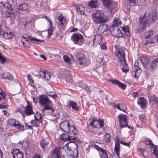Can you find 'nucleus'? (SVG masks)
Masks as SVG:
<instances>
[{
    "mask_svg": "<svg viewBox=\"0 0 158 158\" xmlns=\"http://www.w3.org/2000/svg\"><path fill=\"white\" fill-rule=\"evenodd\" d=\"M145 39V42L144 43L145 45H147L148 44H152L153 43V39H151L150 40L148 38Z\"/></svg>",
    "mask_w": 158,
    "mask_h": 158,
    "instance_id": "obj_52",
    "label": "nucleus"
},
{
    "mask_svg": "<svg viewBox=\"0 0 158 158\" xmlns=\"http://www.w3.org/2000/svg\"><path fill=\"white\" fill-rule=\"evenodd\" d=\"M127 106L125 103H119V110L124 112L126 111Z\"/></svg>",
    "mask_w": 158,
    "mask_h": 158,
    "instance_id": "obj_41",
    "label": "nucleus"
},
{
    "mask_svg": "<svg viewBox=\"0 0 158 158\" xmlns=\"http://www.w3.org/2000/svg\"><path fill=\"white\" fill-rule=\"evenodd\" d=\"M46 70H44L43 69H41L39 73L40 77L42 78H44Z\"/></svg>",
    "mask_w": 158,
    "mask_h": 158,
    "instance_id": "obj_49",
    "label": "nucleus"
},
{
    "mask_svg": "<svg viewBox=\"0 0 158 158\" xmlns=\"http://www.w3.org/2000/svg\"><path fill=\"white\" fill-rule=\"evenodd\" d=\"M110 81L113 84L115 85H117L118 86V81L116 80H110Z\"/></svg>",
    "mask_w": 158,
    "mask_h": 158,
    "instance_id": "obj_63",
    "label": "nucleus"
},
{
    "mask_svg": "<svg viewBox=\"0 0 158 158\" xmlns=\"http://www.w3.org/2000/svg\"><path fill=\"white\" fill-rule=\"evenodd\" d=\"M149 102H153L155 103L156 101L158 100V98L155 95L149 94L148 95Z\"/></svg>",
    "mask_w": 158,
    "mask_h": 158,
    "instance_id": "obj_34",
    "label": "nucleus"
},
{
    "mask_svg": "<svg viewBox=\"0 0 158 158\" xmlns=\"http://www.w3.org/2000/svg\"><path fill=\"white\" fill-rule=\"evenodd\" d=\"M139 118L140 120L143 122H144L146 121L145 118V115L142 114H140L139 115Z\"/></svg>",
    "mask_w": 158,
    "mask_h": 158,
    "instance_id": "obj_61",
    "label": "nucleus"
},
{
    "mask_svg": "<svg viewBox=\"0 0 158 158\" xmlns=\"http://www.w3.org/2000/svg\"><path fill=\"white\" fill-rule=\"evenodd\" d=\"M31 6L26 3H23L19 6V9L21 11H28Z\"/></svg>",
    "mask_w": 158,
    "mask_h": 158,
    "instance_id": "obj_23",
    "label": "nucleus"
},
{
    "mask_svg": "<svg viewBox=\"0 0 158 158\" xmlns=\"http://www.w3.org/2000/svg\"><path fill=\"white\" fill-rule=\"evenodd\" d=\"M92 17L94 21L97 23H105L109 20L108 17L102 10L96 11L92 15Z\"/></svg>",
    "mask_w": 158,
    "mask_h": 158,
    "instance_id": "obj_2",
    "label": "nucleus"
},
{
    "mask_svg": "<svg viewBox=\"0 0 158 158\" xmlns=\"http://www.w3.org/2000/svg\"><path fill=\"white\" fill-rule=\"evenodd\" d=\"M34 118L35 120L38 121L39 123H41L43 122V120L42 119V115L40 113L37 112L36 114H34Z\"/></svg>",
    "mask_w": 158,
    "mask_h": 158,
    "instance_id": "obj_32",
    "label": "nucleus"
},
{
    "mask_svg": "<svg viewBox=\"0 0 158 158\" xmlns=\"http://www.w3.org/2000/svg\"><path fill=\"white\" fill-rule=\"evenodd\" d=\"M101 49H102L106 50L107 48L106 44L105 43H102L101 44Z\"/></svg>",
    "mask_w": 158,
    "mask_h": 158,
    "instance_id": "obj_64",
    "label": "nucleus"
},
{
    "mask_svg": "<svg viewBox=\"0 0 158 158\" xmlns=\"http://www.w3.org/2000/svg\"><path fill=\"white\" fill-rule=\"evenodd\" d=\"M50 77L51 76L50 73H48L47 71H46L44 78L46 79L47 80H48L50 78Z\"/></svg>",
    "mask_w": 158,
    "mask_h": 158,
    "instance_id": "obj_57",
    "label": "nucleus"
},
{
    "mask_svg": "<svg viewBox=\"0 0 158 158\" xmlns=\"http://www.w3.org/2000/svg\"><path fill=\"white\" fill-rule=\"evenodd\" d=\"M58 19L59 22V25L62 26L64 24L65 19L64 18L63 15L62 14H60L58 16Z\"/></svg>",
    "mask_w": 158,
    "mask_h": 158,
    "instance_id": "obj_36",
    "label": "nucleus"
},
{
    "mask_svg": "<svg viewBox=\"0 0 158 158\" xmlns=\"http://www.w3.org/2000/svg\"><path fill=\"white\" fill-rule=\"evenodd\" d=\"M86 56L85 55L84 52L81 51L77 54V60L78 62L80 64H83L86 61Z\"/></svg>",
    "mask_w": 158,
    "mask_h": 158,
    "instance_id": "obj_16",
    "label": "nucleus"
},
{
    "mask_svg": "<svg viewBox=\"0 0 158 158\" xmlns=\"http://www.w3.org/2000/svg\"><path fill=\"white\" fill-rule=\"evenodd\" d=\"M116 140L113 154L114 156H117L118 157V137L116 138Z\"/></svg>",
    "mask_w": 158,
    "mask_h": 158,
    "instance_id": "obj_21",
    "label": "nucleus"
},
{
    "mask_svg": "<svg viewBox=\"0 0 158 158\" xmlns=\"http://www.w3.org/2000/svg\"><path fill=\"white\" fill-rule=\"evenodd\" d=\"M139 28L141 30L146 29V26L148 25V20L145 15H144L142 17L139 18Z\"/></svg>",
    "mask_w": 158,
    "mask_h": 158,
    "instance_id": "obj_10",
    "label": "nucleus"
},
{
    "mask_svg": "<svg viewBox=\"0 0 158 158\" xmlns=\"http://www.w3.org/2000/svg\"><path fill=\"white\" fill-rule=\"evenodd\" d=\"M8 123L10 125L14 127L15 124L16 123V119H10L8 121Z\"/></svg>",
    "mask_w": 158,
    "mask_h": 158,
    "instance_id": "obj_50",
    "label": "nucleus"
},
{
    "mask_svg": "<svg viewBox=\"0 0 158 158\" xmlns=\"http://www.w3.org/2000/svg\"><path fill=\"white\" fill-rule=\"evenodd\" d=\"M68 106L70 108H72L73 110L77 111L79 110V106H77V103L75 102L69 101Z\"/></svg>",
    "mask_w": 158,
    "mask_h": 158,
    "instance_id": "obj_20",
    "label": "nucleus"
},
{
    "mask_svg": "<svg viewBox=\"0 0 158 158\" xmlns=\"http://www.w3.org/2000/svg\"><path fill=\"white\" fill-rule=\"evenodd\" d=\"M99 153L102 158H109L108 157L106 152L102 154H101L100 153Z\"/></svg>",
    "mask_w": 158,
    "mask_h": 158,
    "instance_id": "obj_60",
    "label": "nucleus"
},
{
    "mask_svg": "<svg viewBox=\"0 0 158 158\" xmlns=\"http://www.w3.org/2000/svg\"><path fill=\"white\" fill-rule=\"evenodd\" d=\"M157 13H154L152 15L151 19V22H154L156 21L157 19Z\"/></svg>",
    "mask_w": 158,
    "mask_h": 158,
    "instance_id": "obj_51",
    "label": "nucleus"
},
{
    "mask_svg": "<svg viewBox=\"0 0 158 158\" xmlns=\"http://www.w3.org/2000/svg\"><path fill=\"white\" fill-rule=\"evenodd\" d=\"M11 153L13 158H23L24 153L19 149L12 150Z\"/></svg>",
    "mask_w": 158,
    "mask_h": 158,
    "instance_id": "obj_13",
    "label": "nucleus"
},
{
    "mask_svg": "<svg viewBox=\"0 0 158 158\" xmlns=\"http://www.w3.org/2000/svg\"><path fill=\"white\" fill-rule=\"evenodd\" d=\"M21 42L25 48H29L30 46L29 42H28V40H21Z\"/></svg>",
    "mask_w": 158,
    "mask_h": 158,
    "instance_id": "obj_44",
    "label": "nucleus"
},
{
    "mask_svg": "<svg viewBox=\"0 0 158 158\" xmlns=\"http://www.w3.org/2000/svg\"><path fill=\"white\" fill-rule=\"evenodd\" d=\"M119 61L120 62L122 65L123 67L121 68L123 72L126 73L129 71L128 68V65L127 63L126 60L125 59V53L123 51H119Z\"/></svg>",
    "mask_w": 158,
    "mask_h": 158,
    "instance_id": "obj_5",
    "label": "nucleus"
},
{
    "mask_svg": "<svg viewBox=\"0 0 158 158\" xmlns=\"http://www.w3.org/2000/svg\"><path fill=\"white\" fill-rule=\"evenodd\" d=\"M79 86L81 88L84 89L87 91H89L90 89L87 85L85 82L81 81L79 83Z\"/></svg>",
    "mask_w": 158,
    "mask_h": 158,
    "instance_id": "obj_33",
    "label": "nucleus"
},
{
    "mask_svg": "<svg viewBox=\"0 0 158 158\" xmlns=\"http://www.w3.org/2000/svg\"><path fill=\"white\" fill-rule=\"evenodd\" d=\"M83 39V36L81 34L79 33H74L71 36V40L75 44H77L80 45L82 44Z\"/></svg>",
    "mask_w": 158,
    "mask_h": 158,
    "instance_id": "obj_9",
    "label": "nucleus"
},
{
    "mask_svg": "<svg viewBox=\"0 0 158 158\" xmlns=\"http://www.w3.org/2000/svg\"><path fill=\"white\" fill-rule=\"evenodd\" d=\"M157 67H158V57L152 61V64L149 69H151V70H153Z\"/></svg>",
    "mask_w": 158,
    "mask_h": 158,
    "instance_id": "obj_28",
    "label": "nucleus"
},
{
    "mask_svg": "<svg viewBox=\"0 0 158 158\" xmlns=\"http://www.w3.org/2000/svg\"><path fill=\"white\" fill-rule=\"evenodd\" d=\"M72 127L75 128L73 125L70 126L69 120H65L62 122L60 125V127L61 130L66 133L72 131Z\"/></svg>",
    "mask_w": 158,
    "mask_h": 158,
    "instance_id": "obj_8",
    "label": "nucleus"
},
{
    "mask_svg": "<svg viewBox=\"0 0 158 158\" xmlns=\"http://www.w3.org/2000/svg\"><path fill=\"white\" fill-rule=\"evenodd\" d=\"M31 37L30 36H29L27 34H24L23 35V36L22 37V39L21 40H30V39Z\"/></svg>",
    "mask_w": 158,
    "mask_h": 158,
    "instance_id": "obj_53",
    "label": "nucleus"
},
{
    "mask_svg": "<svg viewBox=\"0 0 158 158\" xmlns=\"http://www.w3.org/2000/svg\"><path fill=\"white\" fill-rule=\"evenodd\" d=\"M52 156L53 158L60 157V153L59 149H53L52 152Z\"/></svg>",
    "mask_w": 158,
    "mask_h": 158,
    "instance_id": "obj_31",
    "label": "nucleus"
},
{
    "mask_svg": "<svg viewBox=\"0 0 158 158\" xmlns=\"http://www.w3.org/2000/svg\"><path fill=\"white\" fill-rule=\"evenodd\" d=\"M47 95L49 97L55 99L56 96V94L54 92H48V93Z\"/></svg>",
    "mask_w": 158,
    "mask_h": 158,
    "instance_id": "obj_47",
    "label": "nucleus"
},
{
    "mask_svg": "<svg viewBox=\"0 0 158 158\" xmlns=\"http://www.w3.org/2000/svg\"><path fill=\"white\" fill-rule=\"evenodd\" d=\"M104 6L111 10L112 13L117 11V4L112 3L111 0H102Z\"/></svg>",
    "mask_w": 158,
    "mask_h": 158,
    "instance_id": "obj_6",
    "label": "nucleus"
},
{
    "mask_svg": "<svg viewBox=\"0 0 158 158\" xmlns=\"http://www.w3.org/2000/svg\"><path fill=\"white\" fill-rule=\"evenodd\" d=\"M7 5H10L9 3H7L5 4H3L2 2L0 3V10L2 12L6 10L7 7L6 6Z\"/></svg>",
    "mask_w": 158,
    "mask_h": 158,
    "instance_id": "obj_42",
    "label": "nucleus"
},
{
    "mask_svg": "<svg viewBox=\"0 0 158 158\" xmlns=\"http://www.w3.org/2000/svg\"><path fill=\"white\" fill-rule=\"evenodd\" d=\"M139 101H138V104L141 106V108H144L146 106V99L144 98H139Z\"/></svg>",
    "mask_w": 158,
    "mask_h": 158,
    "instance_id": "obj_24",
    "label": "nucleus"
},
{
    "mask_svg": "<svg viewBox=\"0 0 158 158\" xmlns=\"http://www.w3.org/2000/svg\"><path fill=\"white\" fill-rule=\"evenodd\" d=\"M1 78L2 79L11 80L13 79L12 75L9 72L3 73L1 75Z\"/></svg>",
    "mask_w": 158,
    "mask_h": 158,
    "instance_id": "obj_22",
    "label": "nucleus"
},
{
    "mask_svg": "<svg viewBox=\"0 0 158 158\" xmlns=\"http://www.w3.org/2000/svg\"><path fill=\"white\" fill-rule=\"evenodd\" d=\"M105 63L103 58H100L98 59V61L97 62V64L98 66L103 65Z\"/></svg>",
    "mask_w": 158,
    "mask_h": 158,
    "instance_id": "obj_46",
    "label": "nucleus"
},
{
    "mask_svg": "<svg viewBox=\"0 0 158 158\" xmlns=\"http://www.w3.org/2000/svg\"><path fill=\"white\" fill-rule=\"evenodd\" d=\"M6 59L0 54V63L1 64L4 63L6 61Z\"/></svg>",
    "mask_w": 158,
    "mask_h": 158,
    "instance_id": "obj_56",
    "label": "nucleus"
},
{
    "mask_svg": "<svg viewBox=\"0 0 158 158\" xmlns=\"http://www.w3.org/2000/svg\"><path fill=\"white\" fill-rule=\"evenodd\" d=\"M72 131L69 132L68 133H63L60 136V138L62 140H65L71 141L70 143H75L78 139L74 135L77 133V130L76 128L72 127Z\"/></svg>",
    "mask_w": 158,
    "mask_h": 158,
    "instance_id": "obj_3",
    "label": "nucleus"
},
{
    "mask_svg": "<svg viewBox=\"0 0 158 158\" xmlns=\"http://www.w3.org/2000/svg\"><path fill=\"white\" fill-rule=\"evenodd\" d=\"M135 66L134 67V70L132 73H134V77L136 78H138L141 72L139 67V63L138 62H135Z\"/></svg>",
    "mask_w": 158,
    "mask_h": 158,
    "instance_id": "obj_15",
    "label": "nucleus"
},
{
    "mask_svg": "<svg viewBox=\"0 0 158 158\" xmlns=\"http://www.w3.org/2000/svg\"><path fill=\"white\" fill-rule=\"evenodd\" d=\"M13 36V32H10L9 33L6 32L3 34V37L5 39L11 38Z\"/></svg>",
    "mask_w": 158,
    "mask_h": 158,
    "instance_id": "obj_38",
    "label": "nucleus"
},
{
    "mask_svg": "<svg viewBox=\"0 0 158 158\" xmlns=\"http://www.w3.org/2000/svg\"><path fill=\"white\" fill-rule=\"evenodd\" d=\"M111 136L110 133H106V134L105 139L106 143H109L111 141Z\"/></svg>",
    "mask_w": 158,
    "mask_h": 158,
    "instance_id": "obj_43",
    "label": "nucleus"
},
{
    "mask_svg": "<svg viewBox=\"0 0 158 158\" xmlns=\"http://www.w3.org/2000/svg\"><path fill=\"white\" fill-rule=\"evenodd\" d=\"M63 58L64 61L66 63H68V64H69V65H70V64L73 62V60H70L67 56L65 55H64Z\"/></svg>",
    "mask_w": 158,
    "mask_h": 158,
    "instance_id": "obj_40",
    "label": "nucleus"
},
{
    "mask_svg": "<svg viewBox=\"0 0 158 158\" xmlns=\"http://www.w3.org/2000/svg\"><path fill=\"white\" fill-rule=\"evenodd\" d=\"M113 51L114 52V61L115 63H118V45L116 44L114 46V49Z\"/></svg>",
    "mask_w": 158,
    "mask_h": 158,
    "instance_id": "obj_18",
    "label": "nucleus"
},
{
    "mask_svg": "<svg viewBox=\"0 0 158 158\" xmlns=\"http://www.w3.org/2000/svg\"><path fill=\"white\" fill-rule=\"evenodd\" d=\"M17 126L16 128L19 129L20 131H23L26 129V128H25L24 126H22L20 124L17 125Z\"/></svg>",
    "mask_w": 158,
    "mask_h": 158,
    "instance_id": "obj_59",
    "label": "nucleus"
},
{
    "mask_svg": "<svg viewBox=\"0 0 158 158\" xmlns=\"http://www.w3.org/2000/svg\"><path fill=\"white\" fill-rule=\"evenodd\" d=\"M27 102L28 104L25 108V112L27 115H31L33 113L32 109L31 106L29 104L28 102L27 101Z\"/></svg>",
    "mask_w": 158,
    "mask_h": 158,
    "instance_id": "obj_25",
    "label": "nucleus"
},
{
    "mask_svg": "<svg viewBox=\"0 0 158 158\" xmlns=\"http://www.w3.org/2000/svg\"><path fill=\"white\" fill-rule=\"evenodd\" d=\"M76 8L77 11L81 14H85V8L82 5H77Z\"/></svg>",
    "mask_w": 158,
    "mask_h": 158,
    "instance_id": "obj_29",
    "label": "nucleus"
},
{
    "mask_svg": "<svg viewBox=\"0 0 158 158\" xmlns=\"http://www.w3.org/2000/svg\"><path fill=\"white\" fill-rule=\"evenodd\" d=\"M90 125L93 127L97 128L99 126L101 128H102L104 126V120L103 119H99L98 120L94 118L90 123Z\"/></svg>",
    "mask_w": 158,
    "mask_h": 158,
    "instance_id": "obj_11",
    "label": "nucleus"
},
{
    "mask_svg": "<svg viewBox=\"0 0 158 158\" xmlns=\"http://www.w3.org/2000/svg\"><path fill=\"white\" fill-rule=\"evenodd\" d=\"M39 122L38 121L35 119L32 120L31 122V123L32 126L36 127H39Z\"/></svg>",
    "mask_w": 158,
    "mask_h": 158,
    "instance_id": "obj_45",
    "label": "nucleus"
},
{
    "mask_svg": "<svg viewBox=\"0 0 158 158\" xmlns=\"http://www.w3.org/2000/svg\"><path fill=\"white\" fill-rule=\"evenodd\" d=\"M110 30L113 35L118 37V18H115L112 24L110 26Z\"/></svg>",
    "mask_w": 158,
    "mask_h": 158,
    "instance_id": "obj_4",
    "label": "nucleus"
},
{
    "mask_svg": "<svg viewBox=\"0 0 158 158\" xmlns=\"http://www.w3.org/2000/svg\"><path fill=\"white\" fill-rule=\"evenodd\" d=\"M108 29V26L106 24H103L99 26L98 28L97 32L99 34H102L104 32L106 31Z\"/></svg>",
    "mask_w": 158,
    "mask_h": 158,
    "instance_id": "obj_17",
    "label": "nucleus"
},
{
    "mask_svg": "<svg viewBox=\"0 0 158 158\" xmlns=\"http://www.w3.org/2000/svg\"><path fill=\"white\" fill-rule=\"evenodd\" d=\"M90 6L92 8H94L98 7V2L97 1L92 0L89 3Z\"/></svg>",
    "mask_w": 158,
    "mask_h": 158,
    "instance_id": "obj_39",
    "label": "nucleus"
},
{
    "mask_svg": "<svg viewBox=\"0 0 158 158\" xmlns=\"http://www.w3.org/2000/svg\"><path fill=\"white\" fill-rule=\"evenodd\" d=\"M119 87L123 90H124L126 88V85L125 84L119 81Z\"/></svg>",
    "mask_w": 158,
    "mask_h": 158,
    "instance_id": "obj_58",
    "label": "nucleus"
},
{
    "mask_svg": "<svg viewBox=\"0 0 158 158\" xmlns=\"http://www.w3.org/2000/svg\"><path fill=\"white\" fill-rule=\"evenodd\" d=\"M149 61V60L146 57H143L141 60L142 62L145 69H149V68L150 67L148 66Z\"/></svg>",
    "mask_w": 158,
    "mask_h": 158,
    "instance_id": "obj_27",
    "label": "nucleus"
},
{
    "mask_svg": "<svg viewBox=\"0 0 158 158\" xmlns=\"http://www.w3.org/2000/svg\"><path fill=\"white\" fill-rule=\"evenodd\" d=\"M102 38L101 35H96L93 40V44L97 45L99 44L102 41Z\"/></svg>",
    "mask_w": 158,
    "mask_h": 158,
    "instance_id": "obj_19",
    "label": "nucleus"
},
{
    "mask_svg": "<svg viewBox=\"0 0 158 158\" xmlns=\"http://www.w3.org/2000/svg\"><path fill=\"white\" fill-rule=\"evenodd\" d=\"M27 78L28 79V80L30 82L32 83L33 84L31 85V86H33L34 85L33 84L34 83V81L32 79L31 77V76L30 75L28 74L27 75Z\"/></svg>",
    "mask_w": 158,
    "mask_h": 158,
    "instance_id": "obj_54",
    "label": "nucleus"
},
{
    "mask_svg": "<svg viewBox=\"0 0 158 158\" xmlns=\"http://www.w3.org/2000/svg\"><path fill=\"white\" fill-rule=\"evenodd\" d=\"M127 3H130L131 5V6L134 5L136 3V1L135 0H127Z\"/></svg>",
    "mask_w": 158,
    "mask_h": 158,
    "instance_id": "obj_62",
    "label": "nucleus"
},
{
    "mask_svg": "<svg viewBox=\"0 0 158 158\" xmlns=\"http://www.w3.org/2000/svg\"><path fill=\"white\" fill-rule=\"evenodd\" d=\"M7 8L6 9V10L4 11H2L3 13L5 15V17H10L12 18L11 17V14L10 12V10L12 9V7L10 5H7V6H6Z\"/></svg>",
    "mask_w": 158,
    "mask_h": 158,
    "instance_id": "obj_26",
    "label": "nucleus"
},
{
    "mask_svg": "<svg viewBox=\"0 0 158 158\" xmlns=\"http://www.w3.org/2000/svg\"><path fill=\"white\" fill-rule=\"evenodd\" d=\"M39 103L40 105L44 106L42 110L43 112L45 110H50V114H52L53 113L54 110L52 108V102L47 96L42 95L39 97Z\"/></svg>",
    "mask_w": 158,
    "mask_h": 158,
    "instance_id": "obj_1",
    "label": "nucleus"
},
{
    "mask_svg": "<svg viewBox=\"0 0 158 158\" xmlns=\"http://www.w3.org/2000/svg\"><path fill=\"white\" fill-rule=\"evenodd\" d=\"M138 151L140 152L141 154L144 156V157H145V156L144 154V152H145L146 151L145 149H142L141 148H140L138 149Z\"/></svg>",
    "mask_w": 158,
    "mask_h": 158,
    "instance_id": "obj_55",
    "label": "nucleus"
},
{
    "mask_svg": "<svg viewBox=\"0 0 158 158\" xmlns=\"http://www.w3.org/2000/svg\"><path fill=\"white\" fill-rule=\"evenodd\" d=\"M119 143H120L121 144L127 146L128 147H129L131 146L130 142L126 143V142L123 141L122 140H120L119 139ZM120 145L119 144V149L120 148Z\"/></svg>",
    "mask_w": 158,
    "mask_h": 158,
    "instance_id": "obj_48",
    "label": "nucleus"
},
{
    "mask_svg": "<svg viewBox=\"0 0 158 158\" xmlns=\"http://www.w3.org/2000/svg\"><path fill=\"white\" fill-rule=\"evenodd\" d=\"M49 144V142H48L46 139H44L43 138L41 140L40 144L41 147L43 149H44L46 148Z\"/></svg>",
    "mask_w": 158,
    "mask_h": 158,
    "instance_id": "obj_37",
    "label": "nucleus"
},
{
    "mask_svg": "<svg viewBox=\"0 0 158 158\" xmlns=\"http://www.w3.org/2000/svg\"><path fill=\"white\" fill-rule=\"evenodd\" d=\"M153 34L154 31L153 30H150L145 33L144 35V39L148 38L149 39L153 35Z\"/></svg>",
    "mask_w": 158,
    "mask_h": 158,
    "instance_id": "obj_35",
    "label": "nucleus"
},
{
    "mask_svg": "<svg viewBox=\"0 0 158 158\" xmlns=\"http://www.w3.org/2000/svg\"><path fill=\"white\" fill-rule=\"evenodd\" d=\"M146 145H149L150 148L153 150V153L155 155L157 158H158V147L156 145L153 144L152 140L149 139H147L145 142Z\"/></svg>",
    "mask_w": 158,
    "mask_h": 158,
    "instance_id": "obj_12",
    "label": "nucleus"
},
{
    "mask_svg": "<svg viewBox=\"0 0 158 158\" xmlns=\"http://www.w3.org/2000/svg\"><path fill=\"white\" fill-rule=\"evenodd\" d=\"M127 117L126 114H119V123L120 127L121 129L124 127L126 125L123 124H127Z\"/></svg>",
    "mask_w": 158,
    "mask_h": 158,
    "instance_id": "obj_14",
    "label": "nucleus"
},
{
    "mask_svg": "<svg viewBox=\"0 0 158 158\" xmlns=\"http://www.w3.org/2000/svg\"><path fill=\"white\" fill-rule=\"evenodd\" d=\"M120 27L122 28L123 31L125 33L126 35L129 37L131 35V32L129 30V27L128 26L126 27V26H123L121 27L120 26Z\"/></svg>",
    "mask_w": 158,
    "mask_h": 158,
    "instance_id": "obj_30",
    "label": "nucleus"
},
{
    "mask_svg": "<svg viewBox=\"0 0 158 158\" xmlns=\"http://www.w3.org/2000/svg\"><path fill=\"white\" fill-rule=\"evenodd\" d=\"M74 144H75L76 148H75L73 150L69 148V146L67 143L63 147V149L65 150L68 151L69 152V155L70 156L72 157V158H77L78 155L77 144L76 142Z\"/></svg>",
    "mask_w": 158,
    "mask_h": 158,
    "instance_id": "obj_7",
    "label": "nucleus"
}]
</instances>
